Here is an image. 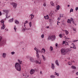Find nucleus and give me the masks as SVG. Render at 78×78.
Instances as JSON below:
<instances>
[{
	"label": "nucleus",
	"mask_w": 78,
	"mask_h": 78,
	"mask_svg": "<svg viewBox=\"0 0 78 78\" xmlns=\"http://www.w3.org/2000/svg\"><path fill=\"white\" fill-rule=\"evenodd\" d=\"M6 42V40L5 39H2V37L0 36V44H3Z\"/></svg>",
	"instance_id": "f03ea898"
},
{
	"label": "nucleus",
	"mask_w": 78,
	"mask_h": 78,
	"mask_svg": "<svg viewBox=\"0 0 78 78\" xmlns=\"http://www.w3.org/2000/svg\"><path fill=\"white\" fill-rule=\"evenodd\" d=\"M41 38H44V34H43L41 36Z\"/></svg>",
	"instance_id": "c756f323"
},
{
	"label": "nucleus",
	"mask_w": 78,
	"mask_h": 78,
	"mask_svg": "<svg viewBox=\"0 0 78 78\" xmlns=\"http://www.w3.org/2000/svg\"><path fill=\"white\" fill-rule=\"evenodd\" d=\"M10 5H12L13 8H15V9H16V8L17 7V3H15L14 2H11L10 3Z\"/></svg>",
	"instance_id": "20e7f679"
},
{
	"label": "nucleus",
	"mask_w": 78,
	"mask_h": 78,
	"mask_svg": "<svg viewBox=\"0 0 78 78\" xmlns=\"http://www.w3.org/2000/svg\"><path fill=\"white\" fill-rule=\"evenodd\" d=\"M66 44H68V42H66Z\"/></svg>",
	"instance_id": "69168bd1"
},
{
	"label": "nucleus",
	"mask_w": 78,
	"mask_h": 78,
	"mask_svg": "<svg viewBox=\"0 0 78 78\" xmlns=\"http://www.w3.org/2000/svg\"><path fill=\"white\" fill-rule=\"evenodd\" d=\"M15 53V52H11V54H12V55H14V54Z\"/></svg>",
	"instance_id": "ea45409f"
},
{
	"label": "nucleus",
	"mask_w": 78,
	"mask_h": 78,
	"mask_svg": "<svg viewBox=\"0 0 78 78\" xmlns=\"http://www.w3.org/2000/svg\"><path fill=\"white\" fill-rule=\"evenodd\" d=\"M26 23H24V27H22L23 28V30H26V28L25 27V24H26Z\"/></svg>",
	"instance_id": "4468645a"
},
{
	"label": "nucleus",
	"mask_w": 78,
	"mask_h": 78,
	"mask_svg": "<svg viewBox=\"0 0 78 78\" xmlns=\"http://www.w3.org/2000/svg\"><path fill=\"white\" fill-rule=\"evenodd\" d=\"M51 40V36H49L48 38V40Z\"/></svg>",
	"instance_id": "393cba45"
},
{
	"label": "nucleus",
	"mask_w": 78,
	"mask_h": 78,
	"mask_svg": "<svg viewBox=\"0 0 78 78\" xmlns=\"http://www.w3.org/2000/svg\"><path fill=\"white\" fill-rule=\"evenodd\" d=\"M54 75H57L58 76H59V73H57L56 72L54 73Z\"/></svg>",
	"instance_id": "412c9836"
},
{
	"label": "nucleus",
	"mask_w": 78,
	"mask_h": 78,
	"mask_svg": "<svg viewBox=\"0 0 78 78\" xmlns=\"http://www.w3.org/2000/svg\"><path fill=\"white\" fill-rule=\"evenodd\" d=\"M40 74H41H41H42V71H41L40 72Z\"/></svg>",
	"instance_id": "5fc2aeb1"
},
{
	"label": "nucleus",
	"mask_w": 78,
	"mask_h": 78,
	"mask_svg": "<svg viewBox=\"0 0 78 78\" xmlns=\"http://www.w3.org/2000/svg\"><path fill=\"white\" fill-rule=\"evenodd\" d=\"M66 43V41H63V44H64Z\"/></svg>",
	"instance_id": "a18cd8bd"
},
{
	"label": "nucleus",
	"mask_w": 78,
	"mask_h": 78,
	"mask_svg": "<svg viewBox=\"0 0 78 78\" xmlns=\"http://www.w3.org/2000/svg\"><path fill=\"white\" fill-rule=\"evenodd\" d=\"M34 72H35V71H34V70L33 69H32L30 70V73L31 75H33L34 73Z\"/></svg>",
	"instance_id": "0eeeda50"
},
{
	"label": "nucleus",
	"mask_w": 78,
	"mask_h": 78,
	"mask_svg": "<svg viewBox=\"0 0 78 78\" xmlns=\"http://www.w3.org/2000/svg\"><path fill=\"white\" fill-rule=\"evenodd\" d=\"M29 56H28L26 57V58H29Z\"/></svg>",
	"instance_id": "4d7b16f0"
},
{
	"label": "nucleus",
	"mask_w": 78,
	"mask_h": 78,
	"mask_svg": "<svg viewBox=\"0 0 78 78\" xmlns=\"http://www.w3.org/2000/svg\"><path fill=\"white\" fill-rule=\"evenodd\" d=\"M15 23H16V24H19V21H18V20H15Z\"/></svg>",
	"instance_id": "1a4fd4ad"
},
{
	"label": "nucleus",
	"mask_w": 78,
	"mask_h": 78,
	"mask_svg": "<svg viewBox=\"0 0 78 78\" xmlns=\"http://www.w3.org/2000/svg\"><path fill=\"white\" fill-rule=\"evenodd\" d=\"M71 46L72 47H75V45L74 44H72Z\"/></svg>",
	"instance_id": "bb28decb"
},
{
	"label": "nucleus",
	"mask_w": 78,
	"mask_h": 78,
	"mask_svg": "<svg viewBox=\"0 0 78 78\" xmlns=\"http://www.w3.org/2000/svg\"><path fill=\"white\" fill-rule=\"evenodd\" d=\"M51 67L52 69L54 70L55 69V65H54V64L52 63L51 64Z\"/></svg>",
	"instance_id": "9d476101"
},
{
	"label": "nucleus",
	"mask_w": 78,
	"mask_h": 78,
	"mask_svg": "<svg viewBox=\"0 0 78 78\" xmlns=\"http://www.w3.org/2000/svg\"><path fill=\"white\" fill-rule=\"evenodd\" d=\"M37 58H39V54H37Z\"/></svg>",
	"instance_id": "4c0bfd02"
},
{
	"label": "nucleus",
	"mask_w": 78,
	"mask_h": 78,
	"mask_svg": "<svg viewBox=\"0 0 78 78\" xmlns=\"http://www.w3.org/2000/svg\"><path fill=\"white\" fill-rule=\"evenodd\" d=\"M76 42V40H74V42Z\"/></svg>",
	"instance_id": "13d9d810"
},
{
	"label": "nucleus",
	"mask_w": 78,
	"mask_h": 78,
	"mask_svg": "<svg viewBox=\"0 0 78 78\" xmlns=\"http://www.w3.org/2000/svg\"><path fill=\"white\" fill-rule=\"evenodd\" d=\"M50 78H55V76L52 75L50 76Z\"/></svg>",
	"instance_id": "7c9ffc66"
},
{
	"label": "nucleus",
	"mask_w": 78,
	"mask_h": 78,
	"mask_svg": "<svg viewBox=\"0 0 78 78\" xmlns=\"http://www.w3.org/2000/svg\"><path fill=\"white\" fill-rule=\"evenodd\" d=\"M55 46H56V47H57L58 46V43H56L55 44Z\"/></svg>",
	"instance_id": "603ef678"
},
{
	"label": "nucleus",
	"mask_w": 78,
	"mask_h": 78,
	"mask_svg": "<svg viewBox=\"0 0 78 78\" xmlns=\"http://www.w3.org/2000/svg\"><path fill=\"white\" fill-rule=\"evenodd\" d=\"M6 56V54L5 53H3L2 54V57L4 58H5Z\"/></svg>",
	"instance_id": "6e6552de"
},
{
	"label": "nucleus",
	"mask_w": 78,
	"mask_h": 78,
	"mask_svg": "<svg viewBox=\"0 0 78 78\" xmlns=\"http://www.w3.org/2000/svg\"><path fill=\"white\" fill-rule=\"evenodd\" d=\"M42 57L43 60H44V61H45V57H44V55H42Z\"/></svg>",
	"instance_id": "a878e982"
},
{
	"label": "nucleus",
	"mask_w": 78,
	"mask_h": 78,
	"mask_svg": "<svg viewBox=\"0 0 78 78\" xmlns=\"http://www.w3.org/2000/svg\"><path fill=\"white\" fill-rule=\"evenodd\" d=\"M71 69H76V67L75 66H72L71 67Z\"/></svg>",
	"instance_id": "f3484780"
},
{
	"label": "nucleus",
	"mask_w": 78,
	"mask_h": 78,
	"mask_svg": "<svg viewBox=\"0 0 78 78\" xmlns=\"http://www.w3.org/2000/svg\"><path fill=\"white\" fill-rule=\"evenodd\" d=\"M71 20L69 19H68V21H67V22L68 23H71Z\"/></svg>",
	"instance_id": "dca6fc26"
},
{
	"label": "nucleus",
	"mask_w": 78,
	"mask_h": 78,
	"mask_svg": "<svg viewBox=\"0 0 78 78\" xmlns=\"http://www.w3.org/2000/svg\"><path fill=\"white\" fill-rule=\"evenodd\" d=\"M56 39V36L54 35H52L51 36V40L52 41H54Z\"/></svg>",
	"instance_id": "39448f33"
},
{
	"label": "nucleus",
	"mask_w": 78,
	"mask_h": 78,
	"mask_svg": "<svg viewBox=\"0 0 78 78\" xmlns=\"http://www.w3.org/2000/svg\"><path fill=\"white\" fill-rule=\"evenodd\" d=\"M51 6H54L55 5L53 2L52 4H51Z\"/></svg>",
	"instance_id": "c03bdc74"
},
{
	"label": "nucleus",
	"mask_w": 78,
	"mask_h": 78,
	"mask_svg": "<svg viewBox=\"0 0 78 78\" xmlns=\"http://www.w3.org/2000/svg\"><path fill=\"white\" fill-rule=\"evenodd\" d=\"M70 48H74L75 49H76V47H72L71 46L70 47Z\"/></svg>",
	"instance_id": "473e14b6"
},
{
	"label": "nucleus",
	"mask_w": 78,
	"mask_h": 78,
	"mask_svg": "<svg viewBox=\"0 0 78 78\" xmlns=\"http://www.w3.org/2000/svg\"><path fill=\"white\" fill-rule=\"evenodd\" d=\"M41 60H40V61H35L36 63H37V64H41Z\"/></svg>",
	"instance_id": "ddd939ff"
},
{
	"label": "nucleus",
	"mask_w": 78,
	"mask_h": 78,
	"mask_svg": "<svg viewBox=\"0 0 78 78\" xmlns=\"http://www.w3.org/2000/svg\"><path fill=\"white\" fill-rule=\"evenodd\" d=\"M50 49H51V51H53V47L51 46H50Z\"/></svg>",
	"instance_id": "cd10ccee"
},
{
	"label": "nucleus",
	"mask_w": 78,
	"mask_h": 78,
	"mask_svg": "<svg viewBox=\"0 0 78 78\" xmlns=\"http://www.w3.org/2000/svg\"><path fill=\"white\" fill-rule=\"evenodd\" d=\"M59 36L60 37H61H61H62V36L61 34H60L59 35Z\"/></svg>",
	"instance_id": "79ce46f5"
},
{
	"label": "nucleus",
	"mask_w": 78,
	"mask_h": 78,
	"mask_svg": "<svg viewBox=\"0 0 78 78\" xmlns=\"http://www.w3.org/2000/svg\"><path fill=\"white\" fill-rule=\"evenodd\" d=\"M73 31L74 32V33H76V30H73Z\"/></svg>",
	"instance_id": "3c124183"
},
{
	"label": "nucleus",
	"mask_w": 78,
	"mask_h": 78,
	"mask_svg": "<svg viewBox=\"0 0 78 78\" xmlns=\"http://www.w3.org/2000/svg\"><path fill=\"white\" fill-rule=\"evenodd\" d=\"M43 6H44V7H45L46 6V4L45 3H44L43 4Z\"/></svg>",
	"instance_id": "c9c22d12"
},
{
	"label": "nucleus",
	"mask_w": 78,
	"mask_h": 78,
	"mask_svg": "<svg viewBox=\"0 0 78 78\" xmlns=\"http://www.w3.org/2000/svg\"><path fill=\"white\" fill-rule=\"evenodd\" d=\"M15 32H16V30H15Z\"/></svg>",
	"instance_id": "774afa93"
},
{
	"label": "nucleus",
	"mask_w": 78,
	"mask_h": 78,
	"mask_svg": "<svg viewBox=\"0 0 78 78\" xmlns=\"http://www.w3.org/2000/svg\"><path fill=\"white\" fill-rule=\"evenodd\" d=\"M69 6H70V5H68V7H69Z\"/></svg>",
	"instance_id": "0e129e2a"
},
{
	"label": "nucleus",
	"mask_w": 78,
	"mask_h": 78,
	"mask_svg": "<svg viewBox=\"0 0 78 78\" xmlns=\"http://www.w3.org/2000/svg\"><path fill=\"white\" fill-rule=\"evenodd\" d=\"M3 12H5V13H6V14H8L9 12L7 10H3Z\"/></svg>",
	"instance_id": "9b49d317"
},
{
	"label": "nucleus",
	"mask_w": 78,
	"mask_h": 78,
	"mask_svg": "<svg viewBox=\"0 0 78 78\" xmlns=\"http://www.w3.org/2000/svg\"><path fill=\"white\" fill-rule=\"evenodd\" d=\"M14 30H17V28H16V26L14 27Z\"/></svg>",
	"instance_id": "de8ad7c7"
},
{
	"label": "nucleus",
	"mask_w": 78,
	"mask_h": 78,
	"mask_svg": "<svg viewBox=\"0 0 78 78\" xmlns=\"http://www.w3.org/2000/svg\"><path fill=\"white\" fill-rule=\"evenodd\" d=\"M55 64L57 66H59V63H58V60H57L55 61Z\"/></svg>",
	"instance_id": "aec40b11"
},
{
	"label": "nucleus",
	"mask_w": 78,
	"mask_h": 78,
	"mask_svg": "<svg viewBox=\"0 0 78 78\" xmlns=\"http://www.w3.org/2000/svg\"><path fill=\"white\" fill-rule=\"evenodd\" d=\"M53 3V2L52 1H51L50 2V4L51 5V4H52V3Z\"/></svg>",
	"instance_id": "09e8293b"
},
{
	"label": "nucleus",
	"mask_w": 78,
	"mask_h": 78,
	"mask_svg": "<svg viewBox=\"0 0 78 78\" xmlns=\"http://www.w3.org/2000/svg\"><path fill=\"white\" fill-rule=\"evenodd\" d=\"M62 17V16L61 15V14H60V16L59 17H58V18L57 19V20H61V18Z\"/></svg>",
	"instance_id": "2eb2a0df"
},
{
	"label": "nucleus",
	"mask_w": 78,
	"mask_h": 78,
	"mask_svg": "<svg viewBox=\"0 0 78 78\" xmlns=\"http://www.w3.org/2000/svg\"><path fill=\"white\" fill-rule=\"evenodd\" d=\"M2 29H5V25H3L2 27H1Z\"/></svg>",
	"instance_id": "c85d7f7f"
},
{
	"label": "nucleus",
	"mask_w": 78,
	"mask_h": 78,
	"mask_svg": "<svg viewBox=\"0 0 78 78\" xmlns=\"http://www.w3.org/2000/svg\"><path fill=\"white\" fill-rule=\"evenodd\" d=\"M30 61L32 62H35V60H34V59L31 57H30Z\"/></svg>",
	"instance_id": "423d86ee"
},
{
	"label": "nucleus",
	"mask_w": 78,
	"mask_h": 78,
	"mask_svg": "<svg viewBox=\"0 0 78 78\" xmlns=\"http://www.w3.org/2000/svg\"><path fill=\"white\" fill-rule=\"evenodd\" d=\"M71 21L73 23H74V21H73V19L72 18H71Z\"/></svg>",
	"instance_id": "5701e85b"
},
{
	"label": "nucleus",
	"mask_w": 78,
	"mask_h": 78,
	"mask_svg": "<svg viewBox=\"0 0 78 78\" xmlns=\"http://www.w3.org/2000/svg\"><path fill=\"white\" fill-rule=\"evenodd\" d=\"M36 51V54H37V55L39 54V52L37 50V51Z\"/></svg>",
	"instance_id": "58836bf2"
},
{
	"label": "nucleus",
	"mask_w": 78,
	"mask_h": 78,
	"mask_svg": "<svg viewBox=\"0 0 78 78\" xmlns=\"http://www.w3.org/2000/svg\"><path fill=\"white\" fill-rule=\"evenodd\" d=\"M76 74L77 75H78V72H77L76 73Z\"/></svg>",
	"instance_id": "864d4df0"
},
{
	"label": "nucleus",
	"mask_w": 78,
	"mask_h": 78,
	"mask_svg": "<svg viewBox=\"0 0 78 78\" xmlns=\"http://www.w3.org/2000/svg\"><path fill=\"white\" fill-rule=\"evenodd\" d=\"M78 7H76V11L78 10Z\"/></svg>",
	"instance_id": "8fccbe9b"
},
{
	"label": "nucleus",
	"mask_w": 78,
	"mask_h": 78,
	"mask_svg": "<svg viewBox=\"0 0 78 78\" xmlns=\"http://www.w3.org/2000/svg\"><path fill=\"white\" fill-rule=\"evenodd\" d=\"M22 32H25V30H21Z\"/></svg>",
	"instance_id": "e433bc0d"
},
{
	"label": "nucleus",
	"mask_w": 78,
	"mask_h": 78,
	"mask_svg": "<svg viewBox=\"0 0 78 78\" xmlns=\"http://www.w3.org/2000/svg\"><path fill=\"white\" fill-rule=\"evenodd\" d=\"M73 9H71L70 11V12H73Z\"/></svg>",
	"instance_id": "f704fd0d"
},
{
	"label": "nucleus",
	"mask_w": 78,
	"mask_h": 78,
	"mask_svg": "<svg viewBox=\"0 0 78 78\" xmlns=\"http://www.w3.org/2000/svg\"><path fill=\"white\" fill-rule=\"evenodd\" d=\"M72 62H75L74 61H73Z\"/></svg>",
	"instance_id": "e2e57ef3"
},
{
	"label": "nucleus",
	"mask_w": 78,
	"mask_h": 78,
	"mask_svg": "<svg viewBox=\"0 0 78 78\" xmlns=\"http://www.w3.org/2000/svg\"><path fill=\"white\" fill-rule=\"evenodd\" d=\"M46 28H49V26H47V27H46Z\"/></svg>",
	"instance_id": "680f3d73"
},
{
	"label": "nucleus",
	"mask_w": 78,
	"mask_h": 78,
	"mask_svg": "<svg viewBox=\"0 0 78 78\" xmlns=\"http://www.w3.org/2000/svg\"><path fill=\"white\" fill-rule=\"evenodd\" d=\"M68 51H71L70 49H68Z\"/></svg>",
	"instance_id": "bf43d9fd"
},
{
	"label": "nucleus",
	"mask_w": 78,
	"mask_h": 78,
	"mask_svg": "<svg viewBox=\"0 0 78 78\" xmlns=\"http://www.w3.org/2000/svg\"><path fill=\"white\" fill-rule=\"evenodd\" d=\"M29 26H30V27H31V22H30Z\"/></svg>",
	"instance_id": "72a5a7b5"
},
{
	"label": "nucleus",
	"mask_w": 78,
	"mask_h": 78,
	"mask_svg": "<svg viewBox=\"0 0 78 78\" xmlns=\"http://www.w3.org/2000/svg\"><path fill=\"white\" fill-rule=\"evenodd\" d=\"M6 18H8V14L7 13V14H6Z\"/></svg>",
	"instance_id": "49530a36"
},
{
	"label": "nucleus",
	"mask_w": 78,
	"mask_h": 78,
	"mask_svg": "<svg viewBox=\"0 0 78 78\" xmlns=\"http://www.w3.org/2000/svg\"><path fill=\"white\" fill-rule=\"evenodd\" d=\"M61 54L62 55H66L67 54V51L64 49H62L61 50Z\"/></svg>",
	"instance_id": "7ed1b4c3"
},
{
	"label": "nucleus",
	"mask_w": 78,
	"mask_h": 78,
	"mask_svg": "<svg viewBox=\"0 0 78 78\" xmlns=\"http://www.w3.org/2000/svg\"><path fill=\"white\" fill-rule=\"evenodd\" d=\"M44 18L45 19H48V15H47L46 16H44Z\"/></svg>",
	"instance_id": "f8f14e48"
},
{
	"label": "nucleus",
	"mask_w": 78,
	"mask_h": 78,
	"mask_svg": "<svg viewBox=\"0 0 78 78\" xmlns=\"http://www.w3.org/2000/svg\"><path fill=\"white\" fill-rule=\"evenodd\" d=\"M30 16H31V19H33V17H34V15H33V14H31V15H30Z\"/></svg>",
	"instance_id": "6ab92c4d"
},
{
	"label": "nucleus",
	"mask_w": 78,
	"mask_h": 78,
	"mask_svg": "<svg viewBox=\"0 0 78 78\" xmlns=\"http://www.w3.org/2000/svg\"><path fill=\"white\" fill-rule=\"evenodd\" d=\"M1 22H2H2L3 24L4 25V22H5L4 21H3V20H2Z\"/></svg>",
	"instance_id": "a19ab883"
},
{
	"label": "nucleus",
	"mask_w": 78,
	"mask_h": 78,
	"mask_svg": "<svg viewBox=\"0 0 78 78\" xmlns=\"http://www.w3.org/2000/svg\"><path fill=\"white\" fill-rule=\"evenodd\" d=\"M14 20V19L13 18L12 19H10V20H9V22H13V20Z\"/></svg>",
	"instance_id": "a211bd4d"
},
{
	"label": "nucleus",
	"mask_w": 78,
	"mask_h": 78,
	"mask_svg": "<svg viewBox=\"0 0 78 78\" xmlns=\"http://www.w3.org/2000/svg\"><path fill=\"white\" fill-rule=\"evenodd\" d=\"M42 50H43V51H44V53H45V49H44V48H43L42 49Z\"/></svg>",
	"instance_id": "2f4dec72"
},
{
	"label": "nucleus",
	"mask_w": 78,
	"mask_h": 78,
	"mask_svg": "<svg viewBox=\"0 0 78 78\" xmlns=\"http://www.w3.org/2000/svg\"><path fill=\"white\" fill-rule=\"evenodd\" d=\"M18 61L19 62L16 63L15 65V67L16 70L17 71H20L21 70V66L20 64H22V61H20V60H18Z\"/></svg>",
	"instance_id": "f257e3e1"
},
{
	"label": "nucleus",
	"mask_w": 78,
	"mask_h": 78,
	"mask_svg": "<svg viewBox=\"0 0 78 78\" xmlns=\"http://www.w3.org/2000/svg\"><path fill=\"white\" fill-rule=\"evenodd\" d=\"M59 8H60L59 5H58L57 6V10H59Z\"/></svg>",
	"instance_id": "b1692460"
},
{
	"label": "nucleus",
	"mask_w": 78,
	"mask_h": 78,
	"mask_svg": "<svg viewBox=\"0 0 78 78\" xmlns=\"http://www.w3.org/2000/svg\"><path fill=\"white\" fill-rule=\"evenodd\" d=\"M34 50H36V51H37V48H36V47H35L34 48Z\"/></svg>",
	"instance_id": "37998d69"
},
{
	"label": "nucleus",
	"mask_w": 78,
	"mask_h": 78,
	"mask_svg": "<svg viewBox=\"0 0 78 78\" xmlns=\"http://www.w3.org/2000/svg\"><path fill=\"white\" fill-rule=\"evenodd\" d=\"M37 51H39V50H37Z\"/></svg>",
	"instance_id": "338daca9"
},
{
	"label": "nucleus",
	"mask_w": 78,
	"mask_h": 78,
	"mask_svg": "<svg viewBox=\"0 0 78 78\" xmlns=\"http://www.w3.org/2000/svg\"><path fill=\"white\" fill-rule=\"evenodd\" d=\"M25 22H26V23H28V21H25Z\"/></svg>",
	"instance_id": "052dcab7"
},
{
	"label": "nucleus",
	"mask_w": 78,
	"mask_h": 78,
	"mask_svg": "<svg viewBox=\"0 0 78 78\" xmlns=\"http://www.w3.org/2000/svg\"><path fill=\"white\" fill-rule=\"evenodd\" d=\"M64 31H65L66 34H69V32L68 31H67V30H64Z\"/></svg>",
	"instance_id": "4be33fe9"
},
{
	"label": "nucleus",
	"mask_w": 78,
	"mask_h": 78,
	"mask_svg": "<svg viewBox=\"0 0 78 78\" xmlns=\"http://www.w3.org/2000/svg\"><path fill=\"white\" fill-rule=\"evenodd\" d=\"M0 16H2V12H0Z\"/></svg>",
	"instance_id": "6e6d98bb"
}]
</instances>
